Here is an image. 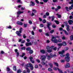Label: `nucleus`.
<instances>
[{
    "label": "nucleus",
    "instance_id": "nucleus-1",
    "mask_svg": "<svg viewBox=\"0 0 73 73\" xmlns=\"http://www.w3.org/2000/svg\"><path fill=\"white\" fill-rule=\"evenodd\" d=\"M45 58H46V56L45 55H42L41 56V58L40 59L42 60V65H45V63L43 61H45Z\"/></svg>",
    "mask_w": 73,
    "mask_h": 73
},
{
    "label": "nucleus",
    "instance_id": "nucleus-2",
    "mask_svg": "<svg viewBox=\"0 0 73 73\" xmlns=\"http://www.w3.org/2000/svg\"><path fill=\"white\" fill-rule=\"evenodd\" d=\"M22 28H21L20 29L19 31H17L16 32V33L17 35L18 36H21V32H22Z\"/></svg>",
    "mask_w": 73,
    "mask_h": 73
},
{
    "label": "nucleus",
    "instance_id": "nucleus-3",
    "mask_svg": "<svg viewBox=\"0 0 73 73\" xmlns=\"http://www.w3.org/2000/svg\"><path fill=\"white\" fill-rule=\"evenodd\" d=\"M66 56L65 57V59L66 60L67 62H69V61H70V58L69 56V53H67L66 54Z\"/></svg>",
    "mask_w": 73,
    "mask_h": 73
},
{
    "label": "nucleus",
    "instance_id": "nucleus-4",
    "mask_svg": "<svg viewBox=\"0 0 73 73\" xmlns=\"http://www.w3.org/2000/svg\"><path fill=\"white\" fill-rule=\"evenodd\" d=\"M51 41L55 43H57L58 42V40L56 39L55 37L54 36H53L52 38Z\"/></svg>",
    "mask_w": 73,
    "mask_h": 73
},
{
    "label": "nucleus",
    "instance_id": "nucleus-5",
    "mask_svg": "<svg viewBox=\"0 0 73 73\" xmlns=\"http://www.w3.org/2000/svg\"><path fill=\"white\" fill-rule=\"evenodd\" d=\"M64 52H65V51H64V50H63L62 51L58 52V53L60 54H62L60 55V57H65V55H63L62 54H63V53H64Z\"/></svg>",
    "mask_w": 73,
    "mask_h": 73
},
{
    "label": "nucleus",
    "instance_id": "nucleus-6",
    "mask_svg": "<svg viewBox=\"0 0 73 73\" xmlns=\"http://www.w3.org/2000/svg\"><path fill=\"white\" fill-rule=\"evenodd\" d=\"M53 69L54 70H57V69L58 70V72H59L60 73H63L62 72V70L60 69H59V68H57L56 67L54 68Z\"/></svg>",
    "mask_w": 73,
    "mask_h": 73
},
{
    "label": "nucleus",
    "instance_id": "nucleus-7",
    "mask_svg": "<svg viewBox=\"0 0 73 73\" xmlns=\"http://www.w3.org/2000/svg\"><path fill=\"white\" fill-rule=\"evenodd\" d=\"M49 49H50V47L49 46H47L46 47V49L47 50V51L49 53H50V52H52V50L51 49L49 50Z\"/></svg>",
    "mask_w": 73,
    "mask_h": 73
},
{
    "label": "nucleus",
    "instance_id": "nucleus-8",
    "mask_svg": "<svg viewBox=\"0 0 73 73\" xmlns=\"http://www.w3.org/2000/svg\"><path fill=\"white\" fill-rule=\"evenodd\" d=\"M53 56H56V55H54L53 56V54L52 53H50V54L49 56H48L47 58L48 60H50V59L51 58H53Z\"/></svg>",
    "mask_w": 73,
    "mask_h": 73
},
{
    "label": "nucleus",
    "instance_id": "nucleus-9",
    "mask_svg": "<svg viewBox=\"0 0 73 73\" xmlns=\"http://www.w3.org/2000/svg\"><path fill=\"white\" fill-rule=\"evenodd\" d=\"M47 27H48L49 30H50V27H49V26H50V25H52V24H51V23H50L49 22H47Z\"/></svg>",
    "mask_w": 73,
    "mask_h": 73
},
{
    "label": "nucleus",
    "instance_id": "nucleus-10",
    "mask_svg": "<svg viewBox=\"0 0 73 73\" xmlns=\"http://www.w3.org/2000/svg\"><path fill=\"white\" fill-rule=\"evenodd\" d=\"M26 46H28L30 45H32V43L31 42H27L26 43Z\"/></svg>",
    "mask_w": 73,
    "mask_h": 73
},
{
    "label": "nucleus",
    "instance_id": "nucleus-11",
    "mask_svg": "<svg viewBox=\"0 0 73 73\" xmlns=\"http://www.w3.org/2000/svg\"><path fill=\"white\" fill-rule=\"evenodd\" d=\"M17 24L18 25H22L23 23L20 21H18L17 22Z\"/></svg>",
    "mask_w": 73,
    "mask_h": 73
},
{
    "label": "nucleus",
    "instance_id": "nucleus-12",
    "mask_svg": "<svg viewBox=\"0 0 73 73\" xmlns=\"http://www.w3.org/2000/svg\"><path fill=\"white\" fill-rule=\"evenodd\" d=\"M69 24L70 25H72L73 24V21L72 20H69L68 21Z\"/></svg>",
    "mask_w": 73,
    "mask_h": 73
},
{
    "label": "nucleus",
    "instance_id": "nucleus-13",
    "mask_svg": "<svg viewBox=\"0 0 73 73\" xmlns=\"http://www.w3.org/2000/svg\"><path fill=\"white\" fill-rule=\"evenodd\" d=\"M24 12L23 11H22L21 12L20 11H19L17 12V14L18 15V17H19V15L20 14H21V13H23Z\"/></svg>",
    "mask_w": 73,
    "mask_h": 73
},
{
    "label": "nucleus",
    "instance_id": "nucleus-14",
    "mask_svg": "<svg viewBox=\"0 0 73 73\" xmlns=\"http://www.w3.org/2000/svg\"><path fill=\"white\" fill-rule=\"evenodd\" d=\"M65 68H69L70 67V64L69 63H67L65 66Z\"/></svg>",
    "mask_w": 73,
    "mask_h": 73
},
{
    "label": "nucleus",
    "instance_id": "nucleus-15",
    "mask_svg": "<svg viewBox=\"0 0 73 73\" xmlns=\"http://www.w3.org/2000/svg\"><path fill=\"white\" fill-rule=\"evenodd\" d=\"M32 65V64H31V63L28 64H27V67H31V66Z\"/></svg>",
    "mask_w": 73,
    "mask_h": 73
},
{
    "label": "nucleus",
    "instance_id": "nucleus-16",
    "mask_svg": "<svg viewBox=\"0 0 73 73\" xmlns=\"http://www.w3.org/2000/svg\"><path fill=\"white\" fill-rule=\"evenodd\" d=\"M58 49L60 48L62 46V43H58Z\"/></svg>",
    "mask_w": 73,
    "mask_h": 73
},
{
    "label": "nucleus",
    "instance_id": "nucleus-17",
    "mask_svg": "<svg viewBox=\"0 0 73 73\" xmlns=\"http://www.w3.org/2000/svg\"><path fill=\"white\" fill-rule=\"evenodd\" d=\"M35 4L32 1H31V5H30V6H34L35 5Z\"/></svg>",
    "mask_w": 73,
    "mask_h": 73
},
{
    "label": "nucleus",
    "instance_id": "nucleus-18",
    "mask_svg": "<svg viewBox=\"0 0 73 73\" xmlns=\"http://www.w3.org/2000/svg\"><path fill=\"white\" fill-rule=\"evenodd\" d=\"M40 52L41 53L43 54H44L45 53V50H40Z\"/></svg>",
    "mask_w": 73,
    "mask_h": 73
},
{
    "label": "nucleus",
    "instance_id": "nucleus-19",
    "mask_svg": "<svg viewBox=\"0 0 73 73\" xmlns=\"http://www.w3.org/2000/svg\"><path fill=\"white\" fill-rule=\"evenodd\" d=\"M26 69H27V73H30L31 71L30 70H29V69H28V67H26Z\"/></svg>",
    "mask_w": 73,
    "mask_h": 73
},
{
    "label": "nucleus",
    "instance_id": "nucleus-20",
    "mask_svg": "<svg viewBox=\"0 0 73 73\" xmlns=\"http://www.w3.org/2000/svg\"><path fill=\"white\" fill-rule=\"evenodd\" d=\"M62 45H63V46H66V43L65 42H63L62 43Z\"/></svg>",
    "mask_w": 73,
    "mask_h": 73
},
{
    "label": "nucleus",
    "instance_id": "nucleus-21",
    "mask_svg": "<svg viewBox=\"0 0 73 73\" xmlns=\"http://www.w3.org/2000/svg\"><path fill=\"white\" fill-rule=\"evenodd\" d=\"M64 25H65L66 27H67V26H69V25H67L68 23L66 22H64Z\"/></svg>",
    "mask_w": 73,
    "mask_h": 73
},
{
    "label": "nucleus",
    "instance_id": "nucleus-22",
    "mask_svg": "<svg viewBox=\"0 0 73 73\" xmlns=\"http://www.w3.org/2000/svg\"><path fill=\"white\" fill-rule=\"evenodd\" d=\"M48 65L51 68H52V67L53 66V64L51 63H49L48 64Z\"/></svg>",
    "mask_w": 73,
    "mask_h": 73
},
{
    "label": "nucleus",
    "instance_id": "nucleus-23",
    "mask_svg": "<svg viewBox=\"0 0 73 73\" xmlns=\"http://www.w3.org/2000/svg\"><path fill=\"white\" fill-rule=\"evenodd\" d=\"M27 50L30 51L31 50V48L30 47H28L26 48Z\"/></svg>",
    "mask_w": 73,
    "mask_h": 73
},
{
    "label": "nucleus",
    "instance_id": "nucleus-24",
    "mask_svg": "<svg viewBox=\"0 0 73 73\" xmlns=\"http://www.w3.org/2000/svg\"><path fill=\"white\" fill-rule=\"evenodd\" d=\"M69 28V26H67L66 29H67V31H69L70 30Z\"/></svg>",
    "mask_w": 73,
    "mask_h": 73
},
{
    "label": "nucleus",
    "instance_id": "nucleus-25",
    "mask_svg": "<svg viewBox=\"0 0 73 73\" xmlns=\"http://www.w3.org/2000/svg\"><path fill=\"white\" fill-rule=\"evenodd\" d=\"M54 64L55 65H56V66L57 67H58V63L56 62H54Z\"/></svg>",
    "mask_w": 73,
    "mask_h": 73
},
{
    "label": "nucleus",
    "instance_id": "nucleus-26",
    "mask_svg": "<svg viewBox=\"0 0 73 73\" xmlns=\"http://www.w3.org/2000/svg\"><path fill=\"white\" fill-rule=\"evenodd\" d=\"M63 31H64L66 35H68V33L66 31V30H63Z\"/></svg>",
    "mask_w": 73,
    "mask_h": 73
},
{
    "label": "nucleus",
    "instance_id": "nucleus-27",
    "mask_svg": "<svg viewBox=\"0 0 73 73\" xmlns=\"http://www.w3.org/2000/svg\"><path fill=\"white\" fill-rule=\"evenodd\" d=\"M70 39L71 40H73V35H71L70 36Z\"/></svg>",
    "mask_w": 73,
    "mask_h": 73
},
{
    "label": "nucleus",
    "instance_id": "nucleus-28",
    "mask_svg": "<svg viewBox=\"0 0 73 73\" xmlns=\"http://www.w3.org/2000/svg\"><path fill=\"white\" fill-rule=\"evenodd\" d=\"M33 53V51L32 50L30 51L29 52V54H32Z\"/></svg>",
    "mask_w": 73,
    "mask_h": 73
},
{
    "label": "nucleus",
    "instance_id": "nucleus-29",
    "mask_svg": "<svg viewBox=\"0 0 73 73\" xmlns=\"http://www.w3.org/2000/svg\"><path fill=\"white\" fill-rule=\"evenodd\" d=\"M56 15H57V16H58V18H60V17H61V15H58V14H56Z\"/></svg>",
    "mask_w": 73,
    "mask_h": 73
},
{
    "label": "nucleus",
    "instance_id": "nucleus-30",
    "mask_svg": "<svg viewBox=\"0 0 73 73\" xmlns=\"http://www.w3.org/2000/svg\"><path fill=\"white\" fill-rule=\"evenodd\" d=\"M31 68V70H33V65H32L31 67H30Z\"/></svg>",
    "mask_w": 73,
    "mask_h": 73
},
{
    "label": "nucleus",
    "instance_id": "nucleus-31",
    "mask_svg": "<svg viewBox=\"0 0 73 73\" xmlns=\"http://www.w3.org/2000/svg\"><path fill=\"white\" fill-rule=\"evenodd\" d=\"M25 47H23L21 48V50H25Z\"/></svg>",
    "mask_w": 73,
    "mask_h": 73
},
{
    "label": "nucleus",
    "instance_id": "nucleus-32",
    "mask_svg": "<svg viewBox=\"0 0 73 73\" xmlns=\"http://www.w3.org/2000/svg\"><path fill=\"white\" fill-rule=\"evenodd\" d=\"M29 58L30 60V61H32V60H33V57L32 56H30Z\"/></svg>",
    "mask_w": 73,
    "mask_h": 73
},
{
    "label": "nucleus",
    "instance_id": "nucleus-33",
    "mask_svg": "<svg viewBox=\"0 0 73 73\" xmlns=\"http://www.w3.org/2000/svg\"><path fill=\"white\" fill-rule=\"evenodd\" d=\"M21 71L20 70H19L17 71V73H21Z\"/></svg>",
    "mask_w": 73,
    "mask_h": 73
},
{
    "label": "nucleus",
    "instance_id": "nucleus-34",
    "mask_svg": "<svg viewBox=\"0 0 73 73\" xmlns=\"http://www.w3.org/2000/svg\"><path fill=\"white\" fill-rule=\"evenodd\" d=\"M71 2H70L69 3L70 4H73V0H71Z\"/></svg>",
    "mask_w": 73,
    "mask_h": 73
},
{
    "label": "nucleus",
    "instance_id": "nucleus-35",
    "mask_svg": "<svg viewBox=\"0 0 73 73\" xmlns=\"http://www.w3.org/2000/svg\"><path fill=\"white\" fill-rule=\"evenodd\" d=\"M56 23V24H59V22L58 21L55 20L54 21Z\"/></svg>",
    "mask_w": 73,
    "mask_h": 73
},
{
    "label": "nucleus",
    "instance_id": "nucleus-36",
    "mask_svg": "<svg viewBox=\"0 0 73 73\" xmlns=\"http://www.w3.org/2000/svg\"><path fill=\"white\" fill-rule=\"evenodd\" d=\"M13 69L14 70H16V66H14L13 67Z\"/></svg>",
    "mask_w": 73,
    "mask_h": 73
},
{
    "label": "nucleus",
    "instance_id": "nucleus-37",
    "mask_svg": "<svg viewBox=\"0 0 73 73\" xmlns=\"http://www.w3.org/2000/svg\"><path fill=\"white\" fill-rule=\"evenodd\" d=\"M72 9H73L72 7V6H70L69 8H68V9L69 10H72Z\"/></svg>",
    "mask_w": 73,
    "mask_h": 73
},
{
    "label": "nucleus",
    "instance_id": "nucleus-38",
    "mask_svg": "<svg viewBox=\"0 0 73 73\" xmlns=\"http://www.w3.org/2000/svg\"><path fill=\"white\" fill-rule=\"evenodd\" d=\"M32 12H34V13H36V12H37V11H36V10L35 9H33L32 10Z\"/></svg>",
    "mask_w": 73,
    "mask_h": 73
},
{
    "label": "nucleus",
    "instance_id": "nucleus-39",
    "mask_svg": "<svg viewBox=\"0 0 73 73\" xmlns=\"http://www.w3.org/2000/svg\"><path fill=\"white\" fill-rule=\"evenodd\" d=\"M48 71H49V72H51V71L52 70V69H51V68H48Z\"/></svg>",
    "mask_w": 73,
    "mask_h": 73
},
{
    "label": "nucleus",
    "instance_id": "nucleus-40",
    "mask_svg": "<svg viewBox=\"0 0 73 73\" xmlns=\"http://www.w3.org/2000/svg\"><path fill=\"white\" fill-rule=\"evenodd\" d=\"M61 41H62L60 39H59L58 40V42H61Z\"/></svg>",
    "mask_w": 73,
    "mask_h": 73
},
{
    "label": "nucleus",
    "instance_id": "nucleus-41",
    "mask_svg": "<svg viewBox=\"0 0 73 73\" xmlns=\"http://www.w3.org/2000/svg\"><path fill=\"white\" fill-rule=\"evenodd\" d=\"M25 55V54L24 53H23V54H22V55L21 56L22 57H24V56Z\"/></svg>",
    "mask_w": 73,
    "mask_h": 73
},
{
    "label": "nucleus",
    "instance_id": "nucleus-42",
    "mask_svg": "<svg viewBox=\"0 0 73 73\" xmlns=\"http://www.w3.org/2000/svg\"><path fill=\"white\" fill-rule=\"evenodd\" d=\"M43 23H46V20L45 19H44L42 21Z\"/></svg>",
    "mask_w": 73,
    "mask_h": 73
},
{
    "label": "nucleus",
    "instance_id": "nucleus-43",
    "mask_svg": "<svg viewBox=\"0 0 73 73\" xmlns=\"http://www.w3.org/2000/svg\"><path fill=\"white\" fill-rule=\"evenodd\" d=\"M29 23L31 25L32 24V21H29Z\"/></svg>",
    "mask_w": 73,
    "mask_h": 73
},
{
    "label": "nucleus",
    "instance_id": "nucleus-44",
    "mask_svg": "<svg viewBox=\"0 0 73 73\" xmlns=\"http://www.w3.org/2000/svg\"><path fill=\"white\" fill-rule=\"evenodd\" d=\"M54 46H51L50 47V48L52 49H53L54 48Z\"/></svg>",
    "mask_w": 73,
    "mask_h": 73
},
{
    "label": "nucleus",
    "instance_id": "nucleus-45",
    "mask_svg": "<svg viewBox=\"0 0 73 73\" xmlns=\"http://www.w3.org/2000/svg\"><path fill=\"white\" fill-rule=\"evenodd\" d=\"M46 15L47 16H49V13L48 12H47L46 13Z\"/></svg>",
    "mask_w": 73,
    "mask_h": 73
},
{
    "label": "nucleus",
    "instance_id": "nucleus-46",
    "mask_svg": "<svg viewBox=\"0 0 73 73\" xmlns=\"http://www.w3.org/2000/svg\"><path fill=\"white\" fill-rule=\"evenodd\" d=\"M27 26V24H24V27H25V28H26Z\"/></svg>",
    "mask_w": 73,
    "mask_h": 73
},
{
    "label": "nucleus",
    "instance_id": "nucleus-47",
    "mask_svg": "<svg viewBox=\"0 0 73 73\" xmlns=\"http://www.w3.org/2000/svg\"><path fill=\"white\" fill-rule=\"evenodd\" d=\"M8 28H9V29H12V27H11V26H9L7 27Z\"/></svg>",
    "mask_w": 73,
    "mask_h": 73
},
{
    "label": "nucleus",
    "instance_id": "nucleus-48",
    "mask_svg": "<svg viewBox=\"0 0 73 73\" xmlns=\"http://www.w3.org/2000/svg\"><path fill=\"white\" fill-rule=\"evenodd\" d=\"M31 33L33 35H35V33H34V31H32Z\"/></svg>",
    "mask_w": 73,
    "mask_h": 73
},
{
    "label": "nucleus",
    "instance_id": "nucleus-49",
    "mask_svg": "<svg viewBox=\"0 0 73 73\" xmlns=\"http://www.w3.org/2000/svg\"><path fill=\"white\" fill-rule=\"evenodd\" d=\"M65 9L67 11H69V10H68V7H66Z\"/></svg>",
    "mask_w": 73,
    "mask_h": 73
},
{
    "label": "nucleus",
    "instance_id": "nucleus-50",
    "mask_svg": "<svg viewBox=\"0 0 73 73\" xmlns=\"http://www.w3.org/2000/svg\"><path fill=\"white\" fill-rule=\"evenodd\" d=\"M52 17V21H53V20H54V17Z\"/></svg>",
    "mask_w": 73,
    "mask_h": 73
},
{
    "label": "nucleus",
    "instance_id": "nucleus-51",
    "mask_svg": "<svg viewBox=\"0 0 73 73\" xmlns=\"http://www.w3.org/2000/svg\"><path fill=\"white\" fill-rule=\"evenodd\" d=\"M44 2V3H46V2H47V1H48V0H43Z\"/></svg>",
    "mask_w": 73,
    "mask_h": 73
},
{
    "label": "nucleus",
    "instance_id": "nucleus-52",
    "mask_svg": "<svg viewBox=\"0 0 73 73\" xmlns=\"http://www.w3.org/2000/svg\"><path fill=\"white\" fill-rule=\"evenodd\" d=\"M21 42L22 44H23V43H25V40H23Z\"/></svg>",
    "mask_w": 73,
    "mask_h": 73
},
{
    "label": "nucleus",
    "instance_id": "nucleus-53",
    "mask_svg": "<svg viewBox=\"0 0 73 73\" xmlns=\"http://www.w3.org/2000/svg\"><path fill=\"white\" fill-rule=\"evenodd\" d=\"M52 1L54 3H56V2L57 1V0H53Z\"/></svg>",
    "mask_w": 73,
    "mask_h": 73
},
{
    "label": "nucleus",
    "instance_id": "nucleus-54",
    "mask_svg": "<svg viewBox=\"0 0 73 73\" xmlns=\"http://www.w3.org/2000/svg\"><path fill=\"white\" fill-rule=\"evenodd\" d=\"M35 1L37 4H38L39 3V2H38V0H35Z\"/></svg>",
    "mask_w": 73,
    "mask_h": 73
},
{
    "label": "nucleus",
    "instance_id": "nucleus-55",
    "mask_svg": "<svg viewBox=\"0 0 73 73\" xmlns=\"http://www.w3.org/2000/svg\"><path fill=\"white\" fill-rule=\"evenodd\" d=\"M20 1V0H17V3H21V2Z\"/></svg>",
    "mask_w": 73,
    "mask_h": 73
},
{
    "label": "nucleus",
    "instance_id": "nucleus-56",
    "mask_svg": "<svg viewBox=\"0 0 73 73\" xmlns=\"http://www.w3.org/2000/svg\"><path fill=\"white\" fill-rule=\"evenodd\" d=\"M52 28H56V26H55L54 25H52Z\"/></svg>",
    "mask_w": 73,
    "mask_h": 73
},
{
    "label": "nucleus",
    "instance_id": "nucleus-57",
    "mask_svg": "<svg viewBox=\"0 0 73 73\" xmlns=\"http://www.w3.org/2000/svg\"><path fill=\"white\" fill-rule=\"evenodd\" d=\"M7 70L8 71H9L10 70V68L8 67L7 68Z\"/></svg>",
    "mask_w": 73,
    "mask_h": 73
},
{
    "label": "nucleus",
    "instance_id": "nucleus-58",
    "mask_svg": "<svg viewBox=\"0 0 73 73\" xmlns=\"http://www.w3.org/2000/svg\"><path fill=\"white\" fill-rule=\"evenodd\" d=\"M17 57H18V56H19V52H17Z\"/></svg>",
    "mask_w": 73,
    "mask_h": 73
},
{
    "label": "nucleus",
    "instance_id": "nucleus-59",
    "mask_svg": "<svg viewBox=\"0 0 73 73\" xmlns=\"http://www.w3.org/2000/svg\"><path fill=\"white\" fill-rule=\"evenodd\" d=\"M70 19H73V16H70Z\"/></svg>",
    "mask_w": 73,
    "mask_h": 73
},
{
    "label": "nucleus",
    "instance_id": "nucleus-60",
    "mask_svg": "<svg viewBox=\"0 0 73 73\" xmlns=\"http://www.w3.org/2000/svg\"><path fill=\"white\" fill-rule=\"evenodd\" d=\"M36 61L37 62H38L39 63L40 62V60L38 59H36Z\"/></svg>",
    "mask_w": 73,
    "mask_h": 73
},
{
    "label": "nucleus",
    "instance_id": "nucleus-61",
    "mask_svg": "<svg viewBox=\"0 0 73 73\" xmlns=\"http://www.w3.org/2000/svg\"><path fill=\"white\" fill-rule=\"evenodd\" d=\"M44 26L43 25L41 24L40 25V27H43Z\"/></svg>",
    "mask_w": 73,
    "mask_h": 73
},
{
    "label": "nucleus",
    "instance_id": "nucleus-62",
    "mask_svg": "<svg viewBox=\"0 0 73 73\" xmlns=\"http://www.w3.org/2000/svg\"><path fill=\"white\" fill-rule=\"evenodd\" d=\"M35 68H38V65H35Z\"/></svg>",
    "mask_w": 73,
    "mask_h": 73
},
{
    "label": "nucleus",
    "instance_id": "nucleus-63",
    "mask_svg": "<svg viewBox=\"0 0 73 73\" xmlns=\"http://www.w3.org/2000/svg\"><path fill=\"white\" fill-rule=\"evenodd\" d=\"M46 36H49V34L48 33H46L45 34Z\"/></svg>",
    "mask_w": 73,
    "mask_h": 73
},
{
    "label": "nucleus",
    "instance_id": "nucleus-64",
    "mask_svg": "<svg viewBox=\"0 0 73 73\" xmlns=\"http://www.w3.org/2000/svg\"><path fill=\"white\" fill-rule=\"evenodd\" d=\"M23 73H27V72L26 71L24 70L23 71Z\"/></svg>",
    "mask_w": 73,
    "mask_h": 73
}]
</instances>
